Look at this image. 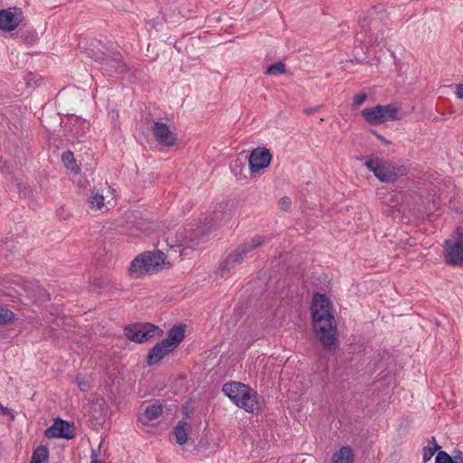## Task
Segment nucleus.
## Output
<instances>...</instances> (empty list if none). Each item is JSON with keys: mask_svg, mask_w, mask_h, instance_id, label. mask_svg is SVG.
Here are the masks:
<instances>
[{"mask_svg": "<svg viewBox=\"0 0 463 463\" xmlns=\"http://www.w3.org/2000/svg\"><path fill=\"white\" fill-rule=\"evenodd\" d=\"M441 447L438 444H435V447L427 446L423 448V456L422 460L424 463L430 461L433 455L438 451H439Z\"/></svg>", "mask_w": 463, "mask_h": 463, "instance_id": "obj_29", "label": "nucleus"}, {"mask_svg": "<svg viewBox=\"0 0 463 463\" xmlns=\"http://www.w3.org/2000/svg\"><path fill=\"white\" fill-rule=\"evenodd\" d=\"M455 94L458 99H463V83H459L456 86Z\"/></svg>", "mask_w": 463, "mask_h": 463, "instance_id": "obj_36", "label": "nucleus"}, {"mask_svg": "<svg viewBox=\"0 0 463 463\" xmlns=\"http://www.w3.org/2000/svg\"><path fill=\"white\" fill-rule=\"evenodd\" d=\"M222 391L237 407L247 412L258 415L262 411L263 400L250 385L229 382L222 385Z\"/></svg>", "mask_w": 463, "mask_h": 463, "instance_id": "obj_2", "label": "nucleus"}, {"mask_svg": "<svg viewBox=\"0 0 463 463\" xmlns=\"http://www.w3.org/2000/svg\"><path fill=\"white\" fill-rule=\"evenodd\" d=\"M322 107V105H318V106H316V107H310V108H307L304 109V113L307 114V115H312L314 113H316L317 111H318V109Z\"/></svg>", "mask_w": 463, "mask_h": 463, "instance_id": "obj_37", "label": "nucleus"}, {"mask_svg": "<svg viewBox=\"0 0 463 463\" xmlns=\"http://www.w3.org/2000/svg\"><path fill=\"white\" fill-rule=\"evenodd\" d=\"M61 161L68 169L71 170L75 174L79 173L80 168L76 165L74 155L71 151H64L61 155Z\"/></svg>", "mask_w": 463, "mask_h": 463, "instance_id": "obj_24", "label": "nucleus"}, {"mask_svg": "<svg viewBox=\"0 0 463 463\" xmlns=\"http://www.w3.org/2000/svg\"><path fill=\"white\" fill-rule=\"evenodd\" d=\"M73 120L75 122H78L80 126H81V130H82V134L80 136H82L85 132V129H88L89 128V124L86 122V120H81L80 118L76 117L75 118H73Z\"/></svg>", "mask_w": 463, "mask_h": 463, "instance_id": "obj_34", "label": "nucleus"}, {"mask_svg": "<svg viewBox=\"0 0 463 463\" xmlns=\"http://www.w3.org/2000/svg\"><path fill=\"white\" fill-rule=\"evenodd\" d=\"M44 436L47 439H71L75 437L74 424L58 417L54 419L53 424L44 430Z\"/></svg>", "mask_w": 463, "mask_h": 463, "instance_id": "obj_10", "label": "nucleus"}, {"mask_svg": "<svg viewBox=\"0 0 463 463\" xmlns=\"http://www.w3.org/2000/svg\"><path fill=\"white\" fill-rule=\"evenodd\" d=\"M0 408H2V404L0 403Z\"/></svg>", "mask_w": 463, "mask_h": 463, "instance_id": "obj_42", "label": "nucleus"}, {"mask_svg": "<svg viewBox=\"0 0 463 463\" xmlns=\"http://www.w3.org/2000/svg\"><path fill=\"white\" fill-rule=\"evenodd\" d=\"M354 451L349 446H343L332 457V463H354Z\"/></svg>", "mask_w": 463, "mask_h": 463, "instance_id": "obj_20", "label": "nucleus"}, {"mask_svg": "<svg viewBox=\"0 0 463 463\" xmlns=\"http://www.w3.org/2000/svg\"><path fill=\"white\" fill-rule=\"evenodd\" d=\"M143 257L146 259L150 270L162 268L165 260V254L159 250H156L153 251H145L143 252Z\"/></svg>", "mask_w": 463, "mask_h": 463, "instance_id": "obj_18", "label": "nucleus"}, {"mask_svg": "<svg viewBox=\"0 0 463 463\" xmlns=\"http://www.w3.org/2000/svg\"><path fill=\"white\" fill-rule=\"evenodd\" d=\"M365 165L383 183H394L399 177L404 176L408 173L404 165H398L379 158L367 159Z\"/></svg>", "mask_w": 463, "mask_h": 463, "instance_id": "obj_5", "label": "nucleus"}, {"mask_svg": "<svg viewBox=\"0 0 463 463\" xmlns=\"http://www.w3.org/2000/svg\"><path fill=\"white\" fill-rule=\"evenodd\" d=\"M0 414L5 415V416H10L12 420H14V415L12 410L7 407H4L3 405H2V408H0Z\"/></svg>", "mask_w": 463, "mask_h": 463, "instance_id": "obj_35", "label": "nucleus"}, {"mask_svg": "<svg viewBox=\"0 0 463 463\" xmlns=\"http://www.w3.org/2000/svg\"><path fill=\"white\" fill-rule=\"evenodd\" d=\"M379 109H381L383 123L401 120L402 118L401 110L394 104L379 105Z\"/></svg>", "mask_w": 463, "mask_h": 463, "instance_id": "obj_17", "label": "nucleus"}, {"mask_svg": "<svg viewBox=\"0 0 463 463\" xmlns=\"http://www.w3.org/2000/svg\"><path fill=\"white\" fill-rule=\"evenodd\" d=\"M167 345L168 343L160 341L149 350L146 355V364L149 366L158 364L163 358L173 352Z\"/></svg>", "mask_w": 463, "mask_h": 463, "instance_id": "obj_13", "label": "nucleus"}, {"mask_svg": "<svg viewBox=\"0 0 463 463\" xmlns=\"http://www.w3.org/2000/svg\"><path fill=\"white\" fill-rule=\"evenodd\" d=\"M21 38L24 40V43L28 44L34 43L38 39V34L35 30H25L21 32Z\"/></svg>", "mask_w": 463, "mask_h": 463, "instance_id": "obj_28", "label": "nucleus"}, {"mask_svg": "<svg viewBox=\"0 0 463 463\" xmlns=\"http://www.w3.org/2000/svg\"><path fill=\"white\" fill-rule=\"evenodd\" d=\"M372 133L377 137V139H379L380 141H382L383 143L384 144H389L390 142L384 138L383 136H382L381 134H379L377 131L375 130H373Z\"/></svg>", "mask_w": 463, "mask_h": 463, "instance_id": "obj_38", "label": "nucleus"}, {"mask_svg": "<svg viewBox=\"0 0 463 463\" xmlns=\"http://www.w3.org/2000/svg\"><path fill=\"white\" fill-rule=\"evenodd\" d=\"M231 169L237 177V179L246 178V175L244 174V163L241 158L235 159L232 165Z\"/></svg>", "mask_w": 463, "mask_h": 463, "instance_id": "obj_25", "label": "nucleus"}, {"mask_svg": "<svg viewBox=\"0 0 463 463\" xmlns=\"http://www.w3.org/2000/svg\"><path fill=\"white\" fill-rule=\"evenodd\" d=\"M367 94L365 92H360L354 97V104L355 106L362 105L367 99Z\"/></svg>", "mask_w": 463, "mask_h": 463, "instance_id": "obj_33", "label": "nucleus"}, {"mask_svg": "<svg viewBox=\"0 0 463 463\" xmlns=\"http://www.w3.org/2000/svg\"><path fill=\"white\" fill-rule=\"evenodd\" d=\"M27 21L24 12L19 7H9L0 10V29L12 32L19 26H25Z\"/></svg>", "mask_w": 463, "mask_h": 463, "instance_id": "obj_9", "label": "nucleus"}, {"mask_svg": "<svg viewBox=\"0 0 463 463\" xmlns=\"http://www.w3.org/2000/svg\"><path fill=\"white\" fill-rule=\"evenodd\" d=\"M191 430V425L184 420H181L174 429V435L175 437L176 443L179 445H184L187 442L188 432Z\"/></svg>", "mask_w": 463, "mask_h": 463, "instance_id": "obj_21", "label": "nucleus"}, {"mask_svg": "<svg viewBox=\"0 0 463 463\" xmlns=\"http://www.w3.org/2000/svg\"><path fill=\"white\" fill-rule=\"evenodd\" d=\"M279 203L280 208L285 212H288L291 208V199L288 196L280 198Z\"/></svg>", "mask_w": 463, "mask_h": 463, "instance_id": "obj_32", "label": "nucleus"}, {"mask_svg": "<svg viewBox=\"0 0 463 463\" xmlns=\"http://www.w3.org/2000/svg\"><path fill=\"white\" fill-rule=\"evenodd\" d=\"M163 413V406L160 403L148 405L143 413L138 415L137 420L142 425H148L150 420L158 419Z\"/></svg>", "mask_w": 463, "mask_h": 463, "instance_id": "obj_16", "label": "nucleus"}, {"mask_svg": "<svg viewBox=\"0 0 463 463\" xmlns=\"http://www.w3.org/2000/svg\"><path fill=\"white\" fill-rule=\"evenodd\" d=\"M286 71V65L282 61H279L276 63L271 64L267 68L266 74L267 75H280L285 73Z\"/></svg>", "mask_w": 463, "mask_h": 463, "instance_id": "obj_26", "label": "nucleus"}, {"mask_svg": "<svg viewBox=\"0 0 463 463\" xmlns=\"http://www.w3.org/2000/svg\"><path fill=\"white\" fill-rule=\"evenodd\" d=\"M267 241V237L257 235L244 241L232 253H230L221 263V276L240 265L244 258L255 249L260 247Z\"/></svg>", "mask_w": 463, "mask_h": 463, "instance_id": "obj_3", "label": "nucleus"}, {"mask_svg": "<svg viewBox=\"0 0 463 463\" xmlns=\"http://www.w3.org/2000/svg\"><path fill=\"white\" fill-rule=\"evenodd\" d=\"M248 159L250 172L256 173L269 165L272 156L269 149L265 147H257L251 151Z\"/></svg>", "mask_w": 463, "mask_h": 463, "instance_id": "obj_11", "label": "nucleus"}, {"mask_svg": "<svg viewBox=\"0 0 463 463\" xmlns=\"http://www.w3.org/2000/svg\"><path fill=\"white\" fill-rule=\"evenodd\" d=\"M163 329L151 323H134L125 326L124 335L131 342L142 344L155 336H161Z\"/></svg>", "mask_w": 463, "mask_h": 463, "instance_id": "obj_7", "label": "nucleus"}, {"mask_svg": "<svg viewBox=\"0 0 463 463\" xmlns=\"http://www.w3.org/2000/svg\"><path fill=\"white\" fill-rule=\"evenodd\" d=\"M87 55L100 64V70L111 76L114 74L122 75L128 72L130 68L123 61L122 55L118 51H112L109 54L102 52H96L92 49L86 51Z\"/></svg>", "mask_w": 463, "mask_h": 463, "instance_id": "obj_4", "label": "nucleus"}, {"mask_svg": "<svg viewBox=\"0 0 463 463\" xmlns=\"http://www.w3.org/2000/svg\"><path fill=\"white\" fill-rule=\"evenodd\" d=\"M435 444H437L436 439H435V437H431V438L429 439V446H430V445H432V447H435Z\"/></svg>", "mask_w": 463, "mask_h": 463, "instance_id": "obj_41", "label": "nucleus"}, {"mask_svg": "<svg viewBox=\"0 0 463 463\" xmlns=\"http://www.w3.org/2000/svg\"><path fill=\"white\" fill-rule=\"evenodd\" d=\"M446 263L453 267H463V227H457L451 238L444 242Z\"/></svg>", "mask_w": 463, "mask_h": 463, "instance_id": "obj_6", "label": "nucleus"}, {"mask_svg": "<svg viewBox=\"0 0 463 463\" xmlns=\"http://www.w3.org/2000/svg\"><path fill=\"white\" fill-rule=\"evenodd\" d=\"M310 311L316 338L324 350L335 352L339 347V340L330 299L325 294L315 292Z\"/></svg>", "mask_w": 463, "mask_h": 463, "instance_id": "obj_1", "label": "nucleus"}, {"mask_svg": "<svg viewBox=\"0 0 463 463\" xmlns=\"http://www.w3.org/2000/svg\"><path fill=\"white\" fill-rule=\"evenodd\" d=\"M184 325L173 326L167 331V336L162 341L168 343L167 345L174 351L178 346V345L184 339Z\"/></svg>", "mask_w": 463, "mask_h": 463, "instance_id": "obj_14", "label": "nucleus"}, {"mask_svg": "<svg viewBox=\"0 0 463 463\" xmlns=\"http://www.w3.org/2000/svg\"><path fill=\"white\" fill-rule=\"evenodd\" d=\"M435 463H463V452L456 450L455 455L451 456L444 450L437 453Z\"/></svg>", "mask_w": 463, "mask_h": 463, "instance_id": "obj_22", "label": "nucleus"}, {"mask_svg": "<svg viewBox=\"0 0 463 463\" xmlns=\"http://www.w3.org/2000/svg\"><path fill=\"white\" fill-rule=\"evenodd\" d=\"M360 31L356 33V40L366 44L379 45L384 40V32L378 20H359Z\"/></svg>", "mask_w": 463, "mask_h": 463, "instance_id": "obj_8", "label": "nucleus"}, {"mask_svg": "<svg viewBox=\"0 0 463 463\" xmlns=\"http://www.w3.org/2000/svg\"><path fill=\"white\" fill-rule=\"evenodd\" d=\"M89 203L90 208L100 209L104 205V197L102 194L96 193L90 197Z\"/></svg>", "mask_w": 463, "mask_h": 463, "instance_id": "obj_30", "label": "nucleus"}, {"mask_svg": "<svg viewBox=\"0 0 463 463\" xmlns=\"http://www.w3.org/2000/svg\"><path fill=\"white\" fill-rule=\"evenodd\" d=\"M149 267L146 259L143 257V253L136 257L130 263L128 273L131 277L138 279L142 275L149 272Z\"/></svg>", "mask_w": 463, "mask_h": 463, "instance_id": "obj_15", "label": "nucleus"}, {"mask_svg": "<svg viewBox=\"0 0 463 463\" xmlns=\"http://www.w3.org/2000/svg\"><path fill=\"white\" fill-rule=\"evenodd\" d=\"M381 109L379 105L373 108H366L361 111L362 117L370 125L378 126L383 124L382 121V114L380 113Z\"/></svg>", "mask_w": 463, "mask_h": 463, "instance_id": "obj_19", "label": "nucleus"}, {"mask_svg": "<svg viewBox=\"0 0 463 463\" xmlns=\"http://www.w3.org/2000/svg\"><path fill=\"white\" fill-rule=\"evenodd\" d=\"M153 134L156 140L162 146H173L177 139L176 134L170 131L165 123L156 121L153 124Z\"/></svg>", "mask_w": 463, "mask_h": 463, "instance_id": "obj_12", "label": "nucleus"}, {"mask_svg": "<svg viewBox=\"0 0 463 463\" xmlns=\"http://www.w3.org/2000/svg\"><path fill=\"white\" fill-rule=\"evenodd\" d=\"M413 245H414V244H413V243H411V242L409 241V240H408L407 241H405V242L401 241V246H402L403 249H405V248H406V246H410V247H411V246H413Z\"/></svg>", "mask_w": 463, "mask_h": 463, "instance_id": "obj_40", "label": "nucleus"}, {"mask_svg": "<svg viewBox=\"0 0 463 463\" xmlns=\"http://www.w3.org/2000/svg\"><path fill=\"white\" fill-rule=\"evenodd\" d=\"M76 382L81 392H88L90 389V382L85 376L78 374Z\"/></svg>", "mask_w": 463, "mask_h": 463, "instance_id": "obj_31", "label": "nucleus"}, {"mask_svg": "<svg viewBox=\"0 0 463 463\" xmlns=\"http://www.w3.org/2000/svg\"><path fill=\"white\" fill-rule=\"evenodd\" d=\"M14 320V314L11 310L0 306V325H6Z\"/></svg>", "mask_w": 463, "mask_h": 463, "instance_id": "obj_27", "label": "nucleus"}, {"mask_svg": "<svg viewBox=\"0 0 463 463\" xmlns=\"http://www.w3.org/2000/svg\"><path fill=\"white\" fill-rule=\"evenodd\" d=\"M90 463H105L103 460L97 458L96 453L93 451Z\"/></svg>", "mask_w": 463, "mask_h": 463, "instance_id": "obj_39", "label": "nucleus"}, {"mask_svg": "<svg viewBox=\"0 0 463 463\" xmlns=\"http://www.w3.org/2000/svg\"><path fill=\"white\" fill-rule=\"evenodd\" d=\"M48 448L46 446L40 445L33 450L30 463H48Z\"/></svg>", "mask_w": 463, "mask_h": 463, "instance_id": "obj_23", "label": "nucleus"}]
</instances>
